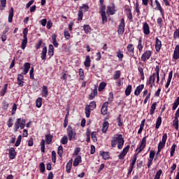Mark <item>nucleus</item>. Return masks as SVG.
I'll return each mask as SVG.
<instances>
[{"label": "nucleus", "mask_w": 179, "mask_h": 179, "mask_svg": "<svg viewBox=\"0 0 179 179\" xmlns=\"http://www.w3.org/2000/svg\"><path fill=\"white\" fill-rule=\"evenodd\" d=\"M124 142L125 141L124 140V137H122V134H115L112 138L111 146L112 148H117H117L121 150L124 146Z\"/></svg>", "instance_id": "f257e3e1"}, {"label": "nucleus", "mask_w": 179, "mask_h": 179, "mask_svg": "<svg viewBox=\"0 0 179 179\" xmlns=\"http://www.w3.org/2000/svg\"><path fill=\"white\" fill-rule=\"evenodd\" d=\"M157 78V83L159 85V82H160V67L159 66H156L155 67V73H152L150 76L148 78V85H150V87H153L156 86L155 81Z\"/></svg>", "instance_id": "f03ea898"}, {"label": "nucleus", "mask_w": 179, "mask_h": 179, "mask_svg": "<svg viewBox=\"0 0 179 179\" xmlns=\"http://www.w3.org/2000/svg\"><path fill=\"white\" fill-rule=\"evenodd\" d=\"M26 125V120L22 118H17L14 123V131L15 132H17L19 131V128L20 129H24V127Z\"/></svg>", "instance_id": "7ed1b4c3"}, {"label": "nucleus", "mask_w": 179, "mask_h": 179, "mask_svg": "<svg viewBox=\"0 0 179 179\" xmlns=\"http://www.w3.org/2000/svg\"><path fill=\"white\" fill-rule=\"evenodd\" d=\"M29 32V29L27 27L24 28L23 30V40L21 43L22 50H24L26 48V45H27V33Z\"/></svg>", "instance_id": "20e7f679"}, {"label": "nucleus", "mask_w": 179, "mask_h": 179, "mask_svg": "<svg viewBox=\"0 0 179 179\" xmlns=\"http://www.w3.org/2000/svg\"><path fill=\"white\" fill-rule=\"evenodd\" d=\"M67 136L69 137V141H73L76 136V133L73 131V129L71 126L67 127Z\"/></svg>", "instance_id": "39448f33"}, {"label": "nucleus", "mask_w": 179, "mask_h": 179, "mask_svg": "<svg viewBox=\"0 0 179 179\" xmlns=\"http://www.w3.org/2000/svg\"><path fill=\"white\" fill-rule=\"evenodd\" d=\"M167 141V134H164L162 141L158 144V152H162V149L166 145V142Z\"/></svg>", "instance_id": "423d86ee"}, {"label": "nucleus", "mask_w": 179, "mask_h": 179, "mask_svg": "<svg viewBox=\"0 0 179 179\" xmlns=\"http://www.w3.org/2000/svg\"><path fill=\"white\" fill-rule=\"evenodd\" d=\"M124 31H125V20L122 18L117 28V33L118 34L122 35L124 34Z\"/></svg>", "instance_id": "0eeeda50"}, {"label": "nucleus", "mask_w": 179, "mask_h": 179, "mask_svg": "<svg viewBox=\"0 0 179 179\" xmlns=\"http://www.w3.org/2000/svg\"><path fill=\"white\" fill-rule=\"evenodd\" d=\"M127 54L129 57H134V55H135V47L132 43L127 45Z\"/></svg>", "instance_id": "6e6552de"}, {"label": "nucleus", "mask_w": 179, "mask_h": 179, "mask_svg": "<svg viewBox=\"0 0 179 179\" xmlns=\"http://www.w3.org/2000/svg\"><path fill=\"white\" fill-rule=\"evenodd\" d=\"M155 155H156V152L155 150H151L150 152L149 159H148V168L150 169L151 166L153 164V159H155Z\"/></svg>", "instance_id": "1a4fd4ad"}, {"label": "nucleus", "mask_w": 179, "mask_h": 179, "mask_svg": "<svg viewBox=\"0 0 179 179\" xmlns=\"http://www.w3.org/2000/svg\"><path fill=\"white\" fill-rule=\"evenodd\" d=\"M152 57V51L146 50L142 55H141V61L143 62H146L148 59H149Z\"/></svg>", "instance_id": "9d476101"}, {"label": "nucleus", "mask_w": 179, "mask_h": 179, "mask_svg": "<svg viewBox=\"0 0 179 179\" xmlns=\"http://www.w3.org/2000/svg\"><path fill=\"white\" fill-rule=\"evenodd\" d=\"M129 145H127L123 150L120 152V154L118 155V159L120 160H122V159H124V157H125V156H127V153H128V152L129 151Z\"/></svg>", "instance_id": "9b49d317"}, {"label": "nucleus", "mask_w": 179, "mask_h": 179, "mask_svg": "<svg viewBox=\"0 0 179 179\" xmlns=\"http://www.w3.org/2000/svg\"><path fill=\"white\" fill-rule=\"evenodd\" d=\"M145 148H146V136L143 138L141 145L138 148H136V151L138 152V153H141V152H142V150H143Z\"/></svg>", "instance_id": "f8f14e48"}, {"label": "nucleus", "mask_w": 179, "mask_h": 179, "mask_svg": "<svg viewBox=\"0 0 179 179\" xmlns=\"http://www.w3.org/2000/svg\"><path fill=\"white\" fill-rule=\"evenodd\" d=\"M107 15H115V5L114 3H112L110 6L107 7L106 10Z\"/></svg>", "instance_id": "ddd939ff"}, {"label": "nucleus", "mask_w": 179, "mask_h": 179, "mask_svg": "<svg viewBox=\"0 0 179 179\" xmlns=\"http://www.w3.org/2000/svg\"><path fill=\"white\" fill-rule=\"evenodd\" d=\"M155 3L156 5V7L155 8V10H159L162 17H164V12L159 0H155Z\"/></svg>", "instance_id": "4468645a"}, {"label": "nucleus", "mask_w": 179, "mask_h": 179, "mask_svg": "<svg viewBox=\"0 0 179 179\" xmlns=\"http://www.w3.org/2000/svg\"><path fill=\"white\" fill-rule=\"evenodd\" d=\"M24 77L22 74H18L17 78V83L20 87H23L24 83Z\"/></svg>", "instance_id": "2eb2a0df"}, {"label": "nucleus", "mask_w": 179, "mask_h": 179, "mask_svg": "<svg viewBox=\"0 0 179 179\" xmlns=\"http://www.w3.org/2000/svg\"><path fill=\"white\" fill-rule=\"evenodd\" d=\"M143 33H144V34H145V36H149V34H150V29L149 28V24H148V22L143 23Z\"/></svg>", "instance_id": "dca6fc26"}, {"label": "nucleus", "mask_w": 179, "mask_h": 179, "mask_svg": "<svg viewBox=\"0 0 179 179\" xmlns=\"http://www.w3.org/2000/svg\"><path fill=\"white\" fill-rule=\"evenodd\" d=\"M8 155H9V158L11 160H13V159L16 157V151L15 150V148H10L8 150Z\"/></svg>", "instance_id": "f3484780"}, {"label": "nucleus", "mask_w": 179, "mask_h": 179, "mask_svg": "<svg viewBox=\"0 0 179 179\" xmlns=\"http://www.w3.org/2000/svg\"><path fill=\"white\" fill-rule=\"evenodd\" d=\"M108 107V102H104L101 109V113L102 115H106L107 114Z\"/></svg>", "instance_id": "a211bd4d"}, {"label": "nucleus", "mask_w": 179, "mask_h": 179, "mask_svg": "<svg viewBox=\"0 0 179 179\" xmlns=\"http://www.w3.org/2000/svg\"><path fill=\"white\" fill-rule=\"evenodd\" d=\"M162 48V41H159V38H155V49L157 52H159Z\"/></svg>", "instance_id": "6ab92c4d"}, {"label": "nucleus", "mask_w": 179, "mask_h": 179, "mask_svg": "<svg viewBox=\"0 0 179 179\" xmlns=\"http://www.w3.org/2000/svg\"><path fill=\"white\" fill-rule=\"evenodd\" d=\"M143 87H145V85L143 84L138 85L136 87V90L134 91L135 96H139V94H141V92H142V90H143Z\"/></svg>", "instance_id": "aec40b11"}, {"label": "nucleus", "mask_w": 179, "mask_h": 179, "mask_svg": "<svg viewBox=\"0 0 179 179\" xmlns=\"http://www.w3.org/2000/svg\"><path fill=\"white\" fill-rule=\"evenodd\" d=\"M41 58L43 61L47 59V46H44L41 54Z\"/></svg>", "instance_id": "412c9836"}, {"label": "nucleus", "mask_w": 179, "mask_h": 179, "mask_svg": "<svg viewBox=\"0 0 179 179\" xmlns=\"http://www.w3.org/2000/svg\"><path fill=\"white\" fill-rule=\"evenodd\" d=\"M173 59H179V45H177L175 48L173 55Z\"/></svg>", "instance_id": "4be33fe9"}, {"label": "nucleus", "mask_w": 179, "mask_h": 179, "mask_svg": "<svg viewBox=\"0 0 179 179\" xmlns=\"http://www.w3.org/2000/svg\"><path fill=\"white\" fill-rule=\"evenodd\" d=\"M108 127H110V123H108L107 121L103 122L101 129L103 134L107 133V129H108Z\"/></svg>", "instance_id": "5701e85b"}, {"label": "nucleus", "mask_w": 179, "mask_h": 179, "mask_svg": "<svg viewBox=\"0 0 179 179\" xmlns=\"http://www.w3.org/2000/svg\"><path fill=\"white\" fill-rule=\"evenodd\" d=\"M29 70H30V63L27 62L24 64V71L22 73V75H27V73H29Z\"/></svg>", "instance_id": "b1692460"}, {"label": "nucleus", "mask_w": 179, "mask_h": 179, "mask_svg": "<svg viewBox=\"0 0 179 179\" xmlns=\"http://www.w3.org/2000/svg\"><path fill=\"white\" fill-rule=\"evenodd\" d=\"M81 162H82V157H80V155H78L74 159L73 165L74 166V167H78V166H79V163H80Z\"/></svg>", "instance_id": "393cba45"}, {"label": "nucleus", "mask_w": 179, "mask_h": 179, "mask_svg": "<svg viewBox=\"0 0 179 179\" xmlns=\"http://www.w3.org/2000/svg\"><path fill=\"white\" fill-rule=\"evenodd\" d=\"M52 138H53V136L50 134H46L45 136V141L47 145H50L51 143V142H52Z\"/></svg>", "instance_id": "a878e982"}, {"label": "nucleus", "mask_w": 179, "mask_h": 179, "mask_svg": "<svg viewBox=\"0 0 179 179\" xmlns=\"http://www.w3.org/2000/svg\"><path fill=\"white\" fill-rule=\"evenodd\" d=\"M90 62H92V61L90 60V56L87 55L84 62V65L85 68H90Z\"/></svg>", "instance_id": "bb28decb"}, {"label": "nucleus", "mask_w": 179, "mask_h": 179, "mask_svg": "<svg viewBox=\"0 0 179 179\" xmlns=\"http://www.w3.org/2000/svg\"><path fill=\"white\" fill-rule=\"evenodd\" d=\"M13 22V8L11 7L9 10L8 22L12 23Z\"/></svg>", "instance_id": "cd10ccee"}, {"label": "nucleus", "mask_w": 179, "mask_h": 179, "mask_svg": "<svg viewBox=\"0 0 179 179\" xmlns=\"http://www.w3.org/2000/svg\"><path fill=\"white\" fill-rule=\"evenodd\" d=\"M137 48L139 51V52H142L143 50V44H142V38H139Z\"/></svg>", "instance_id": "c85d7f7f"}, {"label": "nucleus", "mask_w": 179, "mask_h": 179, "mask_svg": "<svg viewBox=\"0 0 179 179\" xmlns=\"http://www.w3.org/2000/svg\"><path fill=\"white\" fill-rule=\"evenodd\" d=\"M42 96L43 97H47L48 96V88L45 85L42 87Z\"/></svg>", "instance_id": "c756f323"}, {"label": "nucleus", "mask_w": 179, "mask_h": 179, "mask_svg": "<svg viewBox=\"0 0 179 179\" xmlns=\"http://www.w3.org/2000/svg\"><path fill=\"white\" fill-rule=\"evenodd\" d=\"M138 71L140 72L141 80H145V73H143V68L141 66H138Z\"/></svg>", "instance_id": "7c9ffc66"}, {"label": "nucleus", "mask_w": 179, "mask_h": 179, "mask_svg": "<svg viewBox=\"0 0 179 179\" xmlns=\"http://www.w3.org/2000/svg\"><path fill=\"white\" fill-rule=\"evenodd\" d=\"M41 152L44 153L45 152V140L42 139L41 141Z\"/></svg>", "instance_id": "2f4dec72"}, {"label": "nucleus", "mask_w": 179, "mask_h": 179, "mask_svg": "<svg viewBox=\"0 0 179 179\" xmlns=\"http://www.w3.org/2000/svg\"><path fill=\"white\" fill-rule=\"evenodd\" d=\"M66 173H71V169H72V159L69 160L66 164Z\"/></svg>", "instance_id": "473e14b6"}, {"label": "nucleus", "mask_w": 179, "mask_h": 179, "mask_svg": "<svg viewBox=\"0 0 179 179\" xmlns=\"http://www.w3.org/2000/svg\"><path fill=\"white\" fill-rule=\"evenodd\" d=\"M52 41L54 47H55V48H58V42H57V35L55 34L52 36Z\"/></svg>", "instance_id": "72a5a7b5"}, {"label": "nucleus", "mask_w": 179, "mask_h": 179, "mask_svg": "<svg viewBox=\"0 0 179 179\" xmlns=\"http://www.w3.org/2000/svg\"><path fill=\"white\" fill-rule=\"evenodd\" d=\"M120 76H121V71L120 70L115 71V73L113 74L114 80H117V79H120Z\"/></svg>", "instance_id": "f704fd0d"}, {"label": "nucleus", "mask_w": 179, "mask_h": 179, "mask_svg": "<svg viewBox=\"0 0 179 179\" xmlns=\"http://www.w3.org/2000/svg\"><path fill=\"white\" fill-rule=\"evenodd\" d=\"M106 86H107V83L102 82L99 84V86L98 87L99 92H103L104 89H106Z\"/></svg>", "instance_id": "c9c22d12"}, {"label": "nucleus", "mask_w": 179, "mask_h": 179, "mask_svg": "<svg viewBox=\"0 0 179 179\" xmlns=\"http://www.w3.org/2000/svg\"><path fill=\"white\" fill-rule=\"evenodd\" d=\"M101 156L103 160H108L110 159V153L108 152H103Z\"/></svg>", "instance_id": "e433bc0d"}, {"label": "nucleus", "mask_w": 179, "mask_h": 179, "mask_svg": "<svg viewBox=\"0 0 179 179\" xmlns=\"http://www.w3.org/2000/svg\"><path fill=\"white\" fill-rule=\"evenodd\" d=\"M100 15H106V5L102 4L99 7Z\"/></svg>", "instance_id": "4c0bfd02"}, {"label": "nucleus", "mask_w": 179, "mask_h": 179, "mask_svg": "<svg viewBox=\"0 0 179 179\" xmlns=\"http://www.w3.org/2000/svg\"><path fill=\"white\" fill-rule=\"evenodd\" d=\"M156 106H157V102H154L151 106V109L150 110V113L151 115H153L155 114V110H156Z\"/></svg>", "instance_id": "58836bf2"}, {"label": "nucleus", "mask_w": 179, "mask_h": 179, "mask_svg": "<svg viewBox=\"0 0 179 179\" xmlns=\"http://www.w3.org/2000/svg\"><path fill=\"white\" fill-rule=\"evenodd\" d=\"M134 9L138 15V16H139V15H141V10L139 8V2L136 1L135 5H134Z\"/></svg>", "instance_id": "ea45409f"}, {"label": "nucleus", "mask_w": 179, "mask_h": 179, "mask_svg": "<svg viewBox=\"0 0 179 179\" xmlns=\"http://www.w3.org/2000/svg\"><path fill=\"white\" fill-rule=\"evenodd\" d=\"M96 102L95 101H92L90 103V105H87L86 107H88L91 110L93 111L94 108H96Z\"/></svg>", "instance_id": "a19ab883"}, {"label": "nucleus", "mask_w": 179, "mask_h": 179, "mask_svg": "<svg viewBox=\"0 0 179 179\" xmlns=\"http://www.w3.org/2000/svg\"><path fill=\"white\" fill-rule=\"evenodd\" d=\"M43 104V99L38 98L36 101V106L38 107V108H40Z\"/></svg>", "instance_id": "79ce46f5"}, {"label": "nucleus", "mask_w": 179, "mask_h": 179, "mask_svg": "<svg viewBox=\"0 0 179 179\" xmlns=\"http://www.w3.org/2000/svg\"><path fill=\"white\" fill-rule=\"evenodd\" d=\"M160 125H162V117L159 116L157 120L155 129H159V128H160Z\"/></svg>", "instance_id": "37998d69"}, {"label": "nucleus", "mask_w": 179, "mask_h": 179, "mask_svg": "<svg viewBox=\"0 0 179 179\" xmlns=\"http://www.w3.org/2000/svg\"><path fill=\"white\" fill-rule=\"evenodd\" d=\"M63 154H64V148H62V145H59L57 148V155H59V157H62Z\"/></svg>", "instance_id": "c03bdc74"}, {"label": "nucleus", "mask_w": 179, "mask_h": 179, "mask_svg": "<svg viewBox=\"0 0 179 179\" xmlns=\"http://www.w3.org/2000/svg\"><path fill=\"white\" fill-rule=\"evenodd\" d=\"M48 55L52 57L54 55V45H50L48 48Z\"/></svg>", "instance_id": "a18cd8bd"}, {"label": "nucleus", "mask_w": 179, "mask_h": 179, "mask_svg": "<svg viewBox=\"0 0 179 179\" xmlns=\"http://www.w3.org/2000/svg\"><path fill=\"white\" fill-rule=\"evenodd\" d=\"M84 31L87 34V33H90L92 31V27H90V25L85 24L83 26Z\"/></svg>", "instance_id": "49530a36"}, {"label": "nucleus", "mask_w": 179, "mask_h": 179, "mask_svg": "<svg viewBox=\"0 0 179 179\" xmlns=\"http://www.w3.org/2000/svg\"><path fill=\"white\" fill-rule=\"evenodd\" d=\"M131 92H132V85H128L125 90V95L129 96V94H131Z\"/></svg>", "instance_id": "de8ad7c7"}, {"label": "nucleus", "mask_w": 179, "mask_h": 179, "mask_svg": "<svg viewBox=\"0 0 179 179\" xmlns=\"http://www.w3.org/2000/svg\"><path fill=\"white\" fill-rule=\"evenodd\" d=\"M83 10V13L87 12V10H89V6L86 4H83L82 6L79 8V10Z\"/></svg>", "instance_id": "09e8293b"}, {"label": "nucleus", "mask_w": 179, "mask_h": 179, "mask_svg": "<svg viewBox=\"0 0 179 179\" xmlns=\"http://www.w3.org/2000/svg\"><path fill=\"white\" fill-rule=\"evenodd\" d=\"M117 57L120 61H122V58H124V54H122V52L120 50H117Z\"/></svg>", "instance_id": "8fccbe9b"}, {"label": "nucleus", "mask_w": 179, "mask_h": 179, "mask_svg": "<svg viewBox=\"0 0 179 179\" xmlns=\"http://www.w3.org/2000/svg\"><path fill=\"white\" fill-rule=\"evenodd\" d=\"M91 138L93 142H96L97 141V133L96 131H93L91 134Z\"/></svg>", "instance_id": "3c124183"}, {"label": "nucleus", "mask_w": 179, "mask_h": 179, "mask_svg": "<svg viewBox=\"0 0 179 179\" xmlns=\"http://www.w3.org/2000/svg\"><path fill=\"white\" fill-rule=\"evenodd\" d=\"M0 2H1L0 10H3V9H5V7L6 6V0H0Z\"/></svg>", "instance_id": "603ef678"}, {"label": "nucleus", "mask_w": 179, "mask_h": 179, "mask_svg": "<svg viewBox=\"0 0 179 179\" xmlns=\"http://www.w3.org/2000/svg\"><path fill=\"white\" fill-rule=\"evenodd\" d=\"M127 17L129 20H132V19H134V17L132 16V11L129 8H127Z\"/></svg>", "instance_id": "864d4df0"}, {"label": "nucleus", "mask_w": 179, "mask_h": 179, "mask_svg": "<svg viewBox=\"0 0 179 179\" xmlns=\"http://www.w3.org/2000/svg\"><path fill=\"white\" fill-rule=\"evenodd\" d=\"M176 148H177V145L176 144H173L171 148V157H173V156H174V153L176 152Z\"/></svg>", "instance_id": "5fc2aeb1"}, {"label": "nucleus", "mask_w": 179, "mask_h": 179, "mask_svg": "<svg viewBox=\"0 0 179 179\" xmlns=\"http://www.w3.org/2000/svg\"><path fill=\"white\" fill-rule=\"evenodd\" d=\"M61 143L62 145H66V143H68V136H64L62 139H61Z\"/></svg>", "instance_id": "6e6d98bb"}, {"label": "nucleus", "mask_w": 179, "mask_h": 179, "mask_svg": "<svg viewBox=\"0 0 179 179\" xmlns=\"http://www.w3.org/2000/svg\"><path fill=\"white\" fill-rule=\"evenodd\" d=\"M78 20H83V10H79L78 13Z\"/></svg>", "instance_id": "4d7b16f0"}, {"label": "nucleus", "mask_w": 179, "mask_h": 179, "mask_svg": "<svg viewBox=\"0 0 179 179\" xmlns=\"http://www.w3.org/2000/svg\"><path fill=\"white\" fill-rule=\"evenodd\" d=\"M90 111H92V109L89 108L88 106H85V115L87 118L90 117Z\"/></svg>", "instance_id": "13d9d810"}, {"label": "nucleus", "mask_w": 179, "mask_h": 179, "mask_svg": "<svg viewBox=\"0 0 179 179\" xmlns=\"http://www.w3.org/2000/svg\"><path fill=\"white\" fill-rule=\"evenodd\" d=\"M52 162L55 163L57 162V152L55 151L52 152Z\"/></svg>", "instance_id": "bf43d9fd"}, {"label": "nucleus", "mask_w": 179, "mask_h": 179, "mask_svg": "<svg viewBox=\"0 0 179 179\" xmlns=\"http://www.w3.org/2000/svg\"><path fill=\"white\" fill-rule=\"evenodd\" d=\"M162 173H163V171H162V169H159V170L156 173V175H155L154 179H160V176H162Z\"/></svg>", "instance_id": "052dcab7"}, {"label": "nucleus", "mask_w": 179, "mask_h": 179, "mask_svg": "<svg viewBox=\"0 0 179 179\" xmlns=\"http://www.w3.org/2000/svg\"><path fill=\"white\" fill-rule=\"evenodd\" d=\"M101 16L102 17V24H105V23H107V15L106 14H101Z\"/></svg>", "instance_id": "680f3d73"}, {"label": "nucleus", "mask_w": 179, "mask_h": 179, "mask_svg": "<svg viewBox=\"0 0 179 179\" xmlns=\"http://www.w3.org/2000/svg\"><path fill=\"white\" fill-rule=\"evenodd\" d=\"M64 34L66 40H69V38H71V34H69V31H68L67 30L64 31Z\"/></svg>", "instance_id": "e2e57ef3"}, {"label": "nucleus", "mask_w": 179, "mask_h": 179, "mask_svg": "<svg viewBox=\"0 0 179 179\" xmlns=\"http://www.w3.org/2000/svg\"><path fill=\"white\" fill-rule=\"evenodd\" d=\"M43 45V41L39 40L38 43L36 44L35 48L36 50H40L41 45Z\"/></svg>", "instance_id": "0e129e2a"}, {"label": "nucleus", "mask_w": 179, "mask_h": 179, "mask_svg": "<svg viewBox=\"0 0 179 179\" xmlns=\"http://www.w3.org/2000/svg\"><path fill=\"white\" fill-rule=\"evenodd\" d=\"M117 121L118 127H122L123 123L121 122V115H118V117H117Z\"/></svg>", "instance_id": "69168bd1"}, {"label": "nucleus", "mask_w": 179, "mask_h": 179, "mask_svg": "<svg viewBox=\"0 0 179 179\" xmlns=\"http://www.w3.org/2000/svg\"><path fill=\"white\" fill-rule=\"evenodd\" d=\"M173 38H179V28L176 29L173 34Z\"/></svg>", "instance_id": "338daca9"}, {"label": "nucleus", "mask_w": 179, "mask_h": 179, "mask_svg": "<svg viewBox=\"0 0 179 179\" xmlns=\"http://www.w3.org/2000/svg\"><path fill=\"white\" fill-rule=\"evenodd\" d=\"M39 23H40L42 26H43V27L46 26V24H47V19L44 18V19L41 20L39 21Z\"/></svg>", "instance_id": "774afa93"}]
</instances>
